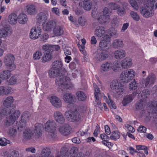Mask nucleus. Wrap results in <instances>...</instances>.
Segmentation results:
<instances>
[{
	"instance_id": "1",
	"label": "nucleus",
	"mask_w": 157,
	"mask_h": 157,
	"mask_svg": "<svg viewBox=\"0 0 157 157\" xmlns=\"http://www.w3.org/2000/svg\"><path fill=\"white\" fill-rule=\"evenodd\" d=\"M49 76L51 78H54L56 76V84L59 86L61 90L63 88L70 89L73 87V85L70 81L72 78H75L76 77L75 74H73L72 77L70 76V75L67 74V76H63L56 70L51 68L48 72Z\"/></svg>"
},
{
	"instance_id": "2",
	"label": "nucleus",
	"mask_w": 157,
	"mask_h": 157,
	"mask_svg": "<svg viewBox=\"0 0 157 157\" xmlns=\"http://www.w3.org/2000/svg\"><path fill=\"white\" fill-rule=\"evenodd\" d=\"M136 95L138 94V98H140V102H137L136 105V108L137 109H142L144 107L146 103L145 100L144 99L145 98H148L149 95V92L147 90H144L141 92L140 90L138 89L136 91V93H133L131 95H128L125 96L124 98L122 103L124 106L130 102L134 98L135 94Z\"/></svg>"
},
{
	"instance_id": "3",
	"label": "nucleus",
	"mask_w": 157,
	"mask_h": 157,
	"mask_svg": "<svg viewBox=\"0 0 157 157\" xmlns=\"http://www.w3.org/2000/svg\"><path fill=\"white\" fill-rule=\"evenodd\" d=\"M110 13L108 9L105 8L102 12L96 10H93L92 12V16L94 18H97L98 22L101 24H105L109 21Z\"/></svg>"
},
{
	"instance_id": "4",
	"label": "nucleus",
	"mask_w": 157,
	"mask_h": 157,
	"mask_svg": "<svg viewBox=\"0 0 157 157\" xmlns=\"http://www.w3.org/2000/svg\"><path fill=\"white\" fill-rule=\"evenodd\" d=\"M43 127L42 124L37 123L35 124L33 131L29 128L25 129L23 133L24 138L27 140L30 139L33 137L39 138L41 134V131Z\"/></svg>"
},
{
	"instance_id": "5",
	"label": "nucleus",
	"mask_w": 157,
	"mask_h": 157,
	"mask_svg": "<svg viewBox=\"0 0 157 157\" xmlns=\"http://www.w3.org/2000/svg\"><path fill=\"white\" fill-rule=\"evenodd\" d=\"M157 9V1L156 0H148V3L140 8V12L145 17L148 18L152 15V9L154 8Z\"/></svg>"
},
{
	"instance_id": "6",
	"label": "nucleus",
	"mask_w": 157,
	"mask_h": 157,
	"mask_svg": "<svg viewBox=\"0 0 157 157\" xmlns=\"http://www.w3.org/2000/svg\"><path fill=\"white\" fill-rule=\"evenodd\" d=\"M105 38L106 39V40H103L99 43V47L102 51L96 56L97 59L99 61L102 60L107 57L109 54L107 50L109 49L108 44L109 42V36H107V38L105 37Z\"/></svg>"
},
{
	"instance_id": "7",
	"label": "nucleus",
	"mask_w": 157,
	"mask_h": 157,
	"mask_svg": "<svg viewBox=\"0 0 157 157\" xmlns=\"http://www.w3.org/2000/svg\"><path fill=\"white\" fill-rule=\"evenodd\" d=\"M136 74L133 69H129L122 72L120 75V78L123 82L127 83L134 78Z\"/></svg>"
},
{
	"instance_id": "8",
	"label": "nucleus",
	"mask_w": 157,
	"mask_h": 157,
	"mask_svg": "<svg viewBox=\"0 0 157 157\" xmlns=\"http://www.w3.org/2000/svg\"><path fill=\"white\" fill-rule=\"evenodd\" d=\"M151 92L156 96V101L149 102L147 105V112L149 113H154L157 109V86L153 87L151 90Z\"/></svg>"
},
{
	"instance_id": "9",
	"label": "nucleus",
	"mask_w": 157,
	"mask_h": 157,
	"mask_svg": "<svg viewBox=\"0 0 157 157\" xmlns=\"http://www.w3.org/2000/svg\"><path fill=\"white\" fill-rule=\"evenodd\" d=\"M110 87L112 90H114L116 92V97H118L123 94L124 90V87L118 80H113L110 83Z\"/></svg>"
},
{
	"instance_id": "10",
	"label": "nucleus",
	"mask_w": 157,
	"mask_h": 157,
	"mask_svg": "<svg viewBox=\"0 0 157 157\" xmlns=\"http://www.w3.org/2000/svg\"><path fill=\"white\" fill-rule=\"evenodd\" d=\"M14 57L13 55L8 53L3 58V62L7 68L13 71L16 68V66L14 63Z\"/></svg>"
},
{
	"instance_id": "11",
	"label": "nucleus",
	"mask_w": 157,
	"mask_h": 157,
	"mask_svg": "<svg viewBox=\"0 0 157 157\" xmlns=\"http://www.w3.org/2000/svg\"><path fill=\"white\" fill-rule=\"evenodd\" d=\"M65 116L70 121H77L80 119V115L75 108L66 112Z\"/></svg>"
},
{
	"instance_id": "12",
	"label": "nucleus",
	"mask_w": 157,
	"mask_h": 157,
	"mask_svg": "<svg viewBox=\"0 0 157 157\" xmlns=\"http://www.w3.org/2000/svg\"><path fill=\"white\" fill-rule=\"evenodd\" d=\"M56 124L55 122L52 120H49L46 123L44 126V129L52 138H54L56 136Z\"/></svg>"
},
{
	"instance_id": "13",
	"label": "nucleus",
	"mask_w": 157,
	"mask_h": 157,
	"mask_svg": "<svg viewBox=\"0 0 157 157\" xmlns=\"http://www.w3.org/2000/svg\"><path fill=\"white\" fill-rule=\"evenodd\" d=\"M41 33V27L39 26L35 25L33 27L30 31L29 37L32 40H36L39 38Z\"/></svg>"
},
{
	"instance_id": "14",
	"label": "nucleus",
	"mask_w": 157,
	"mask_h": 157,
	"mask_svg": "<svg viewBox=\"0 0 157 157\" xmlns=\"http://www.w3.org/2000/svg\"><path fill=\"white\" fill-rule=\"evenodd\" d=\"M28 114L27 112L23 113L21 116V121L16 124L17 128L19 131L23 130L26 126V122L28 119Z\"/></svg>"
},
{
	"instance_id": "15",
	"label": "nucleus",
	"mask_w": 157,
	"mask_h": 157,
	"mask_svg": "<svg viewBox=\"0 0 157 157\" xmlns=\"http://www.w3.org/2000/svg\"><path fill=\"white\" fill-rule=\"evenodd\" d=\"M20 114V112L18 110L15 111L9 117H7L6 120H4V123L6 126H10L13 124L15 121L17 119Z\"/></svg>"
},
{
	"instance_id": "16",
	"label": "nucleus",
	"mask_w": 157,
	"mask_h": 157,
	"mask_svg": "<svg viewBox=\"0 0 157 157\" xmlns=\"http://www.w3.org/2000/svg\"><path fill=\"white\" fill-rule=\"evenodd\" d=\"M93 86L94 89V96L95 98L94 104L100 109H101L102 108V105L99 98V96L100 94V90L95 83L93 84Z\"/></svg>"
},
{
	"instance_id": "17",
	"label": "nucleus",
	"mask_w": 157,
	"mask_h": 157,
	"mask_svg": "<svg viewBox=\"0 0 157 157\" xmlns=\"http://www.w3.org/2000/svg\"><path fill=\"white\" fill-rule=\"evenodd\" d=\"M48 98L52 105L57 108H59L62 106V102L60 99L55 95H49Z\"/></svg>"
},
{
	"instance_id": "18",
	"label": "nucleus",
	"mask_w": 157,
	"mask_h": 157,
	"mask_svg": "<svg viewBox=\"0 0 157 157\" xmlns=\"http://www.w3.org/2000/svg\"><path fill=\"white\" fill-rule=\"evenodd\" d=\"M52 68L59 72L63 76H66L67 73L66 71L62 68V63L60 61H57L53 63Z\"/></svg>"
},
{
	"instance_id": "19",
	"label": "nucleus",
	"mask_w": 157,
	"mask_h": 157,
	"mask_svg": "<svg viewBox=\"0 0 157 157\" xmlns=\"http://www.w3.org/2000/svg\"><path fill=\"white\" fill-rule=\"evenodd\" d=\"M62 98L65 102L70 104L74 103L76 100L75 96L70 93L64 94Z\"/></svg>"
},
{
	"instance_id": "20",
	"label": "nucleus",
	"mask_w": 157,
	"mask_h": 157,
	"mask_svg": "<svg viewBox=\"0 0 157 157\" xmlns=\"http://www.w3.org/2000/svg\"><path fill=\"white\" fill-rule=\"evenodd\" d=\"M95 35L98 37L105 38L109 36V35L107 34L105 32V28L102 26H98L96 28L95 31Z\"/></svg>"
},
{
	"instance_id": "21",
	"label": "nucleus",
	"mask_w": 157,
	"mask_h": 157,
	"mask_svg": "<svg viewBox=\"0 0 157 157\" xmlns=\"http://www.w3.org/2000/svg\"><path fill=\"white\" fill-rule=\"evenodd\" d=\"M14 101V100L13 97L10 96L7 97L3 102V105L5 107L4 108L8 111H10L11 113L12 109L11 106Z\"/></svg>"
},
{
	"instance_id": "22",
	"label": "nucleus",
	"mask_w": 157,
	"mask_h": 157,
	"mask_svg": "<svg viewBox=\"0 0 157 157\" xmlns=\"http://www.w3.org/2000/svg\"><path fill=\"white\" fill-rule=\"evenodd\" d=\"M58 129L61 134L67 136L70 134L71 128L68 124H65L61 125Z\"/></svg>"
},
{
	"instance_id": "23",
	"label": "nucleus",
	"mask_w": 157,
	"mask_h": 157,
	"mask_svg": "<svg viewBox=\"0 0 157 157\" xmlns=\"http://www.w3.org/2000/svg\"><path fill=\"white\" fill-rule=\"evenodd\" d=\"M56 26V23L53 21H46L42 24L43 29L46 31H49Z\"/></svg>"
},
{
	"instance_id": "24",
	"label": "nucleus",
	"mask_w": 157,
	"mask_h": 157,
	"mask_svg": "<svg viewBox=\"0 0 157 157\" xmlns=\"http://www.w3.org/2000/svg\"><path fill=\"white\" fill-rule=\"evenodd\" d=\"M92 5V2L90 0H83L79 3L80 7L87 11H89L91 9Z\"/></svg>"
},
{
	"instance_id": "25",
	"label": "nucleus",
	"mask_w": 157,
	"mask_h": 157,
	"mask_svg": "<svg viewBox=\"0 0 157 157\" xmlns=\"http://www.w3.org/2000/svg\"><path fill=\"white\" fill-rule=\"evenodd\" d=\"M53 116L55 121L58 123L63 124L64 122L65 118L60 112L59 111L55 112L54 113Z\"/></svg>"
},
{
	"instance_id": "26",
	"label": "nucleus",
	"mask_w": 157,
	"mask_h": 157,
	"mask_svg": "<svg viewBox=\"0 0 157 157\" xmlns=\"http://www.w3.org/2000/svg\"><path fill=\"white\" fill-rule=\"evenodd\" d=\"M48 14L47 13L41 12L39 13L36 16L37 22L40 23L45 22L48 17Z\"/></svg>"
},
{
	"instance_id": "27",
	"label": "nucleus",
	"mask_w": 157,
	"mask_h": 157,
	"mask_svg": "<svg viewBox=\"0 0 157 157\" xmlns=\"http://www.w3.org/2000/svg\"><path fill=\"white\" fill-rule=\"evenodd\" d=\"M53 34L51 35L52 37H54L55 36H59L62 35L63 33V28L60 26H56L53 28Z\"/></svg>"
},
{
	"instance_id": "28",
	"label": "nucleus",
	"mask_w": 157,
	"mask_h": 157,
	"mask_svg": "<svg viewBox=\"0 0 157 157\" xmlns=\"http://www.w3.org/2000/svg\"><path fill=\"white\" fill-rule=\"evenodd\" d=\"M155 80V76L154 75H149L147 78L143 81V83L144 85H143L141 87H144L150 86L154 83Z\"/></svg>"
},
{
	"instance_id": "29",
	"label": "nucleus",
	"mask_w": 157,
	"mask_h": 157,
	"mask_svg": "<svg viewBox=\"0 0 157 157\" xmlns=\"http://www.w3.org/2000/svg\"><path fill=\"white\" fill-rule=\"evenodd\" d=\"M132 64V60L129 57L125 58L122 61L121 63V66L124 69L131 67Z\"/></svg>"
},
{
	"instance_id": "30",
	"label": "nucleus",
	"mask_w": 157,
	"mask_h": 157,
	"mask_svg": "<svg viewBox=\"0 0 157 157\" xmlns=\"http://www.w3.org/2000/svg\"><path fill=\"white\" fill-rule=\"evenodd\" d=\"M25 10L27 13L30 15H34L37 12L36 6L33 5H27L25 7Z\"/></svg>"
},
{
	"instance_id": "31",
	"label": "nucleus",
	"mask_w": 157,
	"mask_h": 157,
	"mask_svg": "<svg viewBox=\"0 0 157 157\" xmlns=\"http://www.w3.org/2000/svg\"><path fill=\"white\" fill-rule=\"evenodd\" d=\"M114 54L115 58L117 59H123L126 56L125 51L122 49L115 51Z\"/></svg>"
},
{
	"instance_id": "32",
	"label": "nucleus",
	"mask_w": 157,
	"mask_h": 157,
	"mask_svg": "<svg viewBox=\"0 0 157 157\" xmlns=\"http://www.w3.org/2000/svg\"><path fill=\"white\" fill-rule=\"evenodd\" d=\"M18 21L19 24L24 25L26 24L28 21L27 15L25 13H21L18 16Z\"/></svg>"
},
{
	"instance_id": "33",
	"label": "nucleus",
	"mask_w": 157,
	"mask_h": 157,
	"mask_svg": "<svg viewBox=\"0 0 157 157\" xmlns=\"http://www.w3.org/2000/svg\"><path fill=\"white\" fill-rule=\"evenodd\" d=\"M18 18V16L16 14L12 13L9 16L8 21L11 25H15L17 23Z\"/></svg>"
},
{
	"instance_id": "34",
	"label": "nucleus",
	"mask_w": 157,
	"mask_h": 157,
	"mask_svg": "<svg viewBox=\"0 0 157 157\" xmlns=\"http://www.w3.org/2000/svg\"><path fill=\"white\" fill-rule=\"evenodd\" d=\"M112 63L109 62H105L103 63L101 65L100 68L101 71L107 72L111 69Z\"/></svg>"
},
{
	"instance_id": "35",
	"label": "nucleus",
	"mask_w": 157,
	"mask_h": 157,
	"mask_svg": "<svg viewBox=\"0 0 157 157\" xmlns=\"http://www.w3.org/2000/svg\"><path fill=\"white\" fill-rule=\"evenodd\" d=\"M108 96L109 99L108 100L106 97L105 96H103V98L105 100V101L111 108L116 109V105L114 103L113 101L111 99L110 96L109 95H108Z\"/></svg>"
},
{
	"instance_id": "36",
	"label": "nucleus",
	"mask_w": 157,
	"mask_h": 157,
	"mask_svg": "<svg viewBox=\"0 0 157 157\" xmlns=\"http://www.w3.org/2000/svg\"><path fill=\"white\" fill-rule=\"evenodd\" d=\"M113 46L115 48H122L124 46L123 41L119 39H116L114 40L113 43Z\"/></svg>"
},
{
	"instance_id": "37",
	"label": "nucleus",
	"mask_w": 157,
	"mask_h": 157,
	"mask_svg": "<svg viewBox=\"0 0 157 157\" xmlns=\"http://www.w3.org/2000/svg\"><path fill=\"white\" fill-rule=\"evenodd\" d=\"M11 73L10 71L6 70L1 72L0 74V78L1 79L7 80L11 76Z\"/></svg>"
},
{
	"instance_id": "38",
	"label": "nucleus",
	"mask_w": 157,
	"mask_h": 157,
	"mask_svg": "<svg viewBox=\"0 0 157 157\" xmlns=\"http://www.w3.org/2000/svg\"><path fill=\"white\" fill-rule=\"evenodd\" d=\"M11 88L7 87H0V95L8 94L10 92Z\"/></svg>"
},
{
	"instance_id": "39",
	"label": "nucleus",
	"mask_w": 157,
	"mask_h": 157,
	"mask_svg": "<svg viewBox=\"0 0 157 157\" xmlns=\"http://www.w3.org/2000/svg\"><path fill=\"white\" fill-rule=\"evenodd\" d=\"M76 95L78 100L80 101H84L86 98V96L85 93L81 91L77 92Z\"/></svg>"
},
{
	"instance_id": "40",
	"label": "nucleus",
	"mask_w": 157,
	"mask_h": 157,
	"mask_svg": "<svg viewBox=\"0 0 157 157\" xmlns=\"http://www.w3.org/2000/svg\"><path fill=\"white\" fill-rule=\"evenodd\" d=\"M111 69L115 72H117L121 70V67L119 63L117 62L112 63Z\"/></svg>"
},
{
	"instance_id": "41",
	"label": "nucleus",
	"mask_w": 157,
	"mask_h": 157,
	"mask_svg": "<svg viewBox=\"0 0 157 157\" xmlns=\"http://www.w3.org/2000/svg\"><path fill=\"white\" fill-rule=\"evenodd\" d=\"M50 153L49 149L46 147L42 149L41 153V155L42 157H48Z\"/></svg>"
},
{
	"instance_id": "42",
	"label": "nucleus",
	"mask_w": 157,
	"mask_h": 157,
	"mask_svg": "<svg viewBox=\"0 0 157 157\" xmlns=\"http://www.w3.org/2000/svg\"><path fill=\"white\" fill-rule=\"evenodd\" d=\"M11 113V111H9L3 108L0 109V119H2L5 116L8 115Z\"/></svg>"
},
{
	"instance_id": "43",
	"label": "nucleus",
	"mask_w": 157,
	"mask_h": 157,
	"mask_svg": "<svg viewBox=\"0 0 157 157\" xmlns=\"http://www.w3.org/2000/svg\"><path fill=\"white\" fill-rule=\"evenodd\" d=\"M8 35L7 29L2 28L0 29V38H5Z\"/></svg>"
},
{
	"instance_id": "44",
	"label": "nucleus",
	"mask_w": 157,
	"mask_h": 157,
	"mask_svg": "<svg viewBox=\"0 0 157 157\" xmlns=\"http://www.w3.org/2000/svg\"><path fill=\"white\" fill-rule=\"evenodd\" d=\"M51 55L47 53H44L42 58V61L43 62H46L50 61L52 59Z\"/></svg>"
},
{
	"instance_id": "45",
	"label": "nucleus",
	"mask_w": 157,
	"mask_h": 157,
	"mask_svg": "<svg viewBox=\"0 0 157 157\" xmlns=\"http://www.w3.org/2000/svg\"><path fill=\"white\" fill-rule=\"evenodd\" d=\"M138 86L137 82L134 79L129 83L128 87L130 90H135L137 88Z\"/></svg>"
},
{
	"instance_id": "46",
	"label": "nucleus",
	"mask_w": 157,
	"mask_h": 157,
	"mask_svg": "<svg viewBox=\"0 0 157 157\" xmlns=\"http://www.w3.org/2000/svg\"><path fill=\"white\" fill-rule=\"evenodd\" d=\"M120 136V134L119 132L117 131H116L112 132L110 137L111 140H115L118 139Z\"/></svg>"
},
{
	"instance_id": "47",
	"label": "nucleus",
	"mask_w": 157,
	"mask_h": 157,
	"mask_svg": "<svg viewBox=\"0 0 157 157\" xmlns=\"http://www.w3.org/2000/svg\"><path fill=\"white\" fill-rule=\"evenodd\" d=\"M139 0H129V2L132 7L135 10H137L139 7L137 2Z\"/></svg>"
},
{
	"instance_id": "48",
	"label": "nucleus",
	"mask_w": 157,
	"mask_h": 157,
	"mask_svg": "<svg viewBox=\"0 0 157 157\" xmlns=\"http://www.w3.org/2000/svg\"><path fill=\"white\" fill-rule=\"evenodd\" d=\"M42 55V52L39 51H37L34 52L33 55V57L35 60H39L41 57Z\"/></svg>"
},
{
	"instance_id": "49",
	"label": "nucleus",
	"mask_w": 157,
	"mask_h": 157,
	"mask_svg": "<svg viewBox=\"0 0 157 157\" xmlns=\"http://www.w3.org/2000/svg\"><path fill=\"white\" fill-rule=\"evenodd\" d=\"M11 144L10 141L4 138H0V145L1 146H4L7 145V144Z\"/></svg>"
},
{
	"instance_id": "50",
	"label": "nucleus",
	"mask_w": 157,
	"mask_h": 157,
	"mask_svg": "<svg viewBox=\"0 0 157 157\" xmlns=\"http://www.w3.org/2000/svg\"><path fill=\"white\" fill-rule=\"evenodd\" d=\"M8 134L11 136L14 137L17 134V130L16 128L13 127L10 128L8 131Z\"/></svg>"
},
{
	"instance_id": "51",
	"label": "nucleus",
	"mask_w": 157,
	"mask_h": 157,
	"mask_svg": "<svg viewBox=\"0 0 157 157\" xmlns=\"http://www.w3.org/2000/svg\"><path fill=\"white\" fill-rule=\"evenodd\" d=\"M130 14L131 17L134 20L136 21L139 20L140 19V16L136 13L132 11L131 12Z\"/></svg>"
},
{
	"instance_id": "52",
	"label": "nucleus",
	"mask_w": 157,
	"mask_h": 157,
	"mask_svg": "<svg viewBox=\"0 0 157 157\" xmlns=\"http://www.w3.org/2000/svg\"><path fill=\"white\" fill-rule=\"evenodd\" d=\"M78 21L81 26H84L86 24V20L85 17L81 16L79 17Z\"/></svg>"
},
{
	"instance_id": "53",
	"label": "nucleus",
	"mask_w": 157,
	"mask_h": 157,
	"mask_svg": "<svg viewBox=\"0 0 157 157\" xmlns=\"http://www.w3.org/2000/svg\"><path fill=\"white\" fill-rule=\"evenodd\" d=\"M52 45L45 44L42 46V48L43 51H52Z\"/></svg>"
},
{
	"instance_id": "54",
	"label": "nucleus",
	"mask_w": 157,
	"mask_h": 157,
	"mask_svg": "<svg viewBox=\"0 0 157 157\" xmlns=\"http://www.w3.org/2000/svg\"><path fill=\"white\" fill-rule=\"evenodd\" d=\"M125 126L126 128L127 131H128L129 132L131 133H133L134 132L135 129H134L133 127L131 125H129L128 124H125Z\"/></svg>"
},
{
	"instance_id": "55",
	"label": "nucleus",
	"mask_w": 157,
	"mask_h": 157,
	"mask_svg": "<svg viewBox=\"0 0 157 157\" xmlns=\"http://www.w3.org/2000/svg\"><path fill=\"white\" fill-rule=\"evenodd\" d=\"M117 13L120 16L123 15L125 13L124 8L123 7H119L118 9Z\"/></svg>"
},
{
	"instance_id": "56",
	"label": "nucleus",
	"mask_w": 157,
	"mask_h": 157,
	"mask_svg": "<svg viewBox=\"0 0 157 157\" xmlns=\"http://www.w3.org/2000/svg\"><path fill=\"white\" fill-rule=\"evenodd\" d=\"M63 51L65 55L68 56L71 54V48L68 47H65L63 48Z\"/></svg>"
},
{
	"instance_id": "57",
	"label": "nucleus",
	"mask_w": 157,
	"mask_h": 157,
	"mask_svg": "<svg viewBox=\"0 0 157 157\" xmlns=\"http://www.w3.org/2000/svg\"><path fill=\"white\" fill-rule=\"evenodd\" d=\"M109 6H110L111 9L113 10L118 9L119 8V6L118 5L113 3H110L109 4Z\"/></svg>"
},
{
	"instance_id": "58",
	"label": "nucleus",
	"mask_w": 157,
	"mask_h": 157,
	"mask_svg": "<svg viewBox=\"0 0 157 157\" xmlns=\"http://www.w3.org/2000/svg\"><path fill=\"white\" fill-rule=\"evenodd\" d=\"M101 143L109 148L112 147L113 145V144L112 143L107 141H102Z\"/></svg>"
},
{
	"instance_id": "59",
	"label": "nucleus",
	"mask_w": 157,
	"mask_h": 157,
	"mask_svg": "<svg viewBox=\"0 0 157 157\" xmlns=\"http://www.w3.org/2000/svg\"><path fill=\"white\" fill-rule=\"evenodd\" d=\"M19 153L17 151H13L11 152L10 157H19Z\"/></svg>"
},
{
	"instance_id": "60",
	"label": "nucleus",
	"mask_w": 157,
	"mask_h": 157,
	"mask_svg": "<svg viewBox=\"0 0 157 157\" xmlns=\"http://www.w3.org/2000/svg\"><path fill=\"white\" fill-rule=\"evenodd\" d=\"M136 147L137 150H145L147 148L146 146L143 145H137L136 146Z\"/></svg>"
},
{
	"instance_id": "61",
	"label": "nucleus",
	"mask_w": 157,
	"mask_h": 157,
	"mask_svg": "<svg viewBox=\"0 0 157 157\" xmlns=\"http://www.w3.org/2000/svg\"><path fill=\"white\" fill-rule=\"evenodd\" d=\"M79 48L80 52L84 55V56H86V52L84 49L85 46L84 45H80L79 47Z\"/></svg>"
},
{
	"instance_id": "62",
	"label": "nucleus",
	"mask_w": 157,
	"mask_h": 157,
	"mask_svg": "<svg viewBox=\"0 0 157 157\" xmlns=\"http://www.w3.org/2000/svg\"><path fill=\"white\" fill-rule=\"evenodd\" d=\"M100 137L103 140L102 141H107L109 140L108 136L105 134H101Z\"/></svg>"
},
{
	"instance_id": "63",
	"label": "nucleus",
	"mask_w": 157,
	"mask_h": 157,
	"mask_svg": "<svg viewBox=\"0 0 157 157\" xmlns=\"http://www.w3.org/2000/svg\"><path fill=\"white\" fill-rule=\"evenodd\" d=\"M49 38L48 35L46 33L43 34L41 37V40L44 42H45Z\"/></svg>"
},
{
	"instance_id": "64",
	"label": "nucleus",
	"mask_w": 157,
	"mask_h": 157,
	"mask_svg": "<svg viewBox=\"0 0 157 157\" xmlns=\"http://www.w3.org/2000/svg\"><path fill=\"white\" fill-rule=\"evenodd\" d=\"M138 130L140 132L145 133L146 132V128L144 126H139Z\"/></svg>"
}]
</instances>
